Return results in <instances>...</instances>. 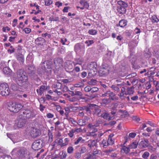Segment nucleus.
Instances as JSON below:
<instances>
[{
  "instance_id": "nucleus-1",
  "label": "nucleus",
  "mask_w": 159,
  "mask_h": 159,
  "mask_svg": "<svg viewBox=\"0 0 159 159\" xmlns=\"http://www.w3.org/2000/svg\"><path fill=\"white\" fill-rule=\"evenodd\" d=\"M32 116V112L28 109H26L22 112H20L15 126H16L19 128H22L25 124L27 122L26 119H29Z\"/></svg>"
},
{
  "instance_id": "nucleus-21",
  "label": "nucleus",
  "mask_w": 159,
  "mask_h": 159,
  "mask_svg": "<svg viewBox=\"0 0 159 159\" xmlns=\"http://www.w3.org/2000/svg\"><path fill=\"white\" fill-rule=\"evenodd\" d=\"M117 10L118 12L120 14H123L126 12L125 8L121 7H117Z\"/></svg>"
},
{
  "instance_id": "nucleus-27",
  "label": "nucleus",
  "mask_w": 159,
  "mask_h": 159,
  "mask_svg": "<svg viewBox=\"0 0 159 159\" xmlns=\"http://www.w3.org/2000/svg\"><path fill=\"white\" fill-rule=\"evenodd\" d=\"M11 88L14 91H16L19 89V86L16 84L12 83L11 85Z\"/></svg>"
},
{
  "instance_id": "nucleus-57",
  "label": "nucleus",
  "mask_w": 159,
  "mask_h": 159,
  "mask_svg": "<svg viewBox=\"0 0 159 159\" xmlns=\"http://www.w3.org/2000/svg\"><path fill=\"white\" fill-rule=\"evenodd\" d=\"M91 89V88L89 86H86L84 88V90L86 92H90Z\"/></svg>"
},
{
  "instance_id": "nucleus-17",
  "label": "nucleus",
  "mask_w": 159,
  "mask_h": 159,
  "mask_svg": "<svg viewBox=\"0 0 159 159\" xmlns=\"http://www.w3.org/2000/svg\"><path fill=\"white\" fill-rule=\"evenodd\" d=\"M134 88L133 86L131 87H127V95H131L133 94L134 92Z\"/></svg>"
},
{
  "instance_id": "nucleus-30",
  "label": "nucleus",
  "mask_w": 159,
  "mask_h": 159,
  "mask_svg": "<svg viewBox=\"0 0 159 159\" xmlns=\"http://www.w3.org/2000/svg\"><path fill=\"white\" fill-rule=\"evenodd\" d=\"M80 3L84 7L87 9H88L89 5L87 2L81 1H80Z\"/></svg>"
},
{
  "instance_id": "nucleus-35",
  "label": "nucleus",
  "mask_w": 159,
  "mask_h": 159,
  "mask_svg": "<svg viewBox=\"0 0 159 159\" xmlns=\"http://www.w3.org/2000/svg\"><path fill=\"white\" fill-rule=\"evenodd\" d=\"M85 123L86 121L85 120H84L81 119L79 120H78L77 123L80 125L83 126L85 124Z\"/></svg>"
},
{
  "instance_id": "nucleus-63",
  "label": "nucleus",
  "mask_w": 159,
  "mask_h": 159,
  "mask_svg": "<svg viewBox=\"0 0 159 159\" xmlns=\"http://www.w3.org/2000/svg\"><path fill=\"white\" fill-rule=\"evenodd\" d=\"M84 159H95V158L93 157V155H89L86 158H84Z\"/></svg>"
},
{
  "instance_id": "nucleus-51",
  "label": "nucleus",
  "mask_w": 159,
  "mask_h": 159,
  "mask_svg": "<svg viewBox=\"0 0 159 159\" xmlns=\"http://www.w3.org/2000/svg\"><path fill=\"white\" fill-rule=\"evenodd\" d=\"M125 95V94L119 93L118 96L120 99L124 100L125 99L126 97Z\"/></svg>"
},
{
  "instance_id": "nucleus-37",
  "label": "nucleus",
  "mask_w": 159,
  "mask_h": 159,
  "mask_svg": "<svg viewBox=\"0 0 159 159\" xmlns=\"http://www.w3.org/2000/svg\"><path fill=\"white\" fill-rule=\"evenodd\" d=\"M79 151L81 154L84 153L86 152L87 149L85 147H82L80 148Z\"/></svg>"
},
{
  "instance_id": "nucleus-58",
  "label": "nucleus",
  "mask_w": 159,
  "mask_h": 159,
  "mask_svg": "<svg viewBox=\"0 0 159 159\" xmlns=\"http://www.w3.org/2000/svg\"><path fill=\"white\" fill-rule=\"evenodd\" d=\"M23 30L26 34H29L31 31V29L28 28H25Z\"/></svg>"
},
{
  "instance_id": "nucleus-22",
  "label": "nucleus",
  "mask_w": 159,
  "mask_h": 159,
  "mask_svg": "<svg viewBox=\"0 0 159 159\" xmlns=\"http://www.w3.org/2000/svg\"><path fill=\"white\" fill-rule=\"evenodd\" d=\"M35 41L38 44H43L45 42V40L42 37H39L35 40Z\"/></svg>"
},
{
  "instance_id": "nucleus-55",
  "label": "nucleus",
  "mask_w": 159,
  "mask_h": 159,
  "mask_svg": "<svg viewBox=\"0 0 159 159\" xmlns=\"http://www.w3.org/2000/svg\"><path fill=\"white\" fill-rule=\"evenodd\" d=\"M102 143L103 145V147L104 148H106L108 145H109V143H107V141L105 140H103Z\"/></svg>"
},
{
  "instance_id": "nucleus-34",
  "label": "nucleus",
  "mask_w": 159,
  "mask_h": 159,
  "mask_svg": "<svg viewBox=\"0 0 159 159\" xmlns=\"http://www.w3.org/2000/svg\"><path fill=\"white\" fill-rule=\"evenodd\" d=\"M77 64H78V63H74V65L75 66L73 70V71H75L76 72H79L80 70V67L78 66H76V65ZM79 64L80 65V64Z\"/></svg>"
},
{
  "instance_id": "nucleus-13",
  "label": "nucleus",
  "mask_w": 159,
  "mask_h": 159,
  "mask_svg": "<svg viewBox=\"0 0 159 159\" xmlns=\"http://www.w3.org/2000/svg\"><path fill=\"white\" fill-rule=\"evenodd\" d=\"M93 110L94 115H96L99 117H100L102 115L101 110L98 106L94 104Z\"/></svg>"
},
{
  "instance_id": "nucleus-6",
  "label": "nucleus",
  "mask_w": 159,
  "mask_h": 159,
  "mask_svg": "<svg viewBox=\"0 0 159 159\" xmlns=\"http://www.w3.org/2000/svg\"><path fill=\"white\" fill-rule=\"evenodd\" d=\"M97 65L95 62L93 61L91 62L88 66V68L90 70V73L93 75L96 74L97 71Z\"/></svg>"
},
{
  "instance_id": "nucleus-12",
  "label": "nucleus",
  "mask_w": 159,
  "mask_h": 159,
  "mask_svg": "<svg viewBox=\"0 0 159 159\" xmlns=\"http://www.w3.org/2000/svg\"><path fill=\"white\" fill-rule=\"evenodd\" d=\"M26 70L31 77L35 74V69L34 67L32 65H29L26 66ZM31 78H33V77H31Z\"/></svg>"
},
{
  "instance_id": "nucleus-32",
  "label": "nucleus",
  "mask_w": 159,
  "mask_h": 159,
  "mask_svg": "<svg viewBox=\"0 0 159 159\" xmlns=\"http://www.w3.org/2000/svg\"><path fill=\"white\" fill-rule=\"evenodd\" d=\"M48 135L49 139L48 142V143H51L53 140V135L52 133L51 132L50 130H48Z\"/></svg>"
},
{
  "instance_id": "nucleus-4",
  "label": "nucleus",
  "mask_w": 159,
  "mask_h": 159,
  "mask_svg": "<svg viewBox=\"0 0 159 159\" xmlns=\"http://www.w3.org/2000/svg\"><path fill=\"white\" fill-rule=\"evenodd\" d=\"M10 90L8 84L3 83L0 85V94L3 96L8 95L10 93Z\"/></svg>"
},
{
  "instance_id": "nucleus-60",
  "label": "nucleus",
  "mask_w": 159,
  "mask_h": 159,
  "mask_svg": "<svg viewBox=\"0 0 159 159\" xmlns=\"http://www.w3.org/2000/svg\"><path fill=\"white\" fill-rule=\"evenodd\" d=\"M140 144L142 145V146L144 148H146L148 146L147 143H145L144 141H142L140 143Z\"/></svg>"
},
{
  "instance_id": "nucleus-20",
  "label": "nucleus",
  "mask_w": 159,
  "mask_h": 159,
  "mask_svg": "<svg viewBox=\"0 0 159 159\" xmlns=\"http://www.w3.org/2000/svg\"><path fill=\"white\" fill-rule=\"evenodd\" d=\"M102 115L100 117L106 120H107L108 118L109 117V114L105 110L102 111Z\"/></svg>"
},
{
  "instance_id": "nucleus-42",
  "label": "nucleus",
  "mask_w": 159,
  "mask_h": 159,
  "mask_svg": "<svg viewBox=\"0 0 159 159\" xmlns=\"http://www.w3.org/2000/svg\"><path fill=\"white\" fill-rule=\"evenodd\" d=\"M74 151V148L72 146L68 147L67 149V152L68 153L71 154Z\"/></svg>"
},
{
  "instance_id": "nucleus-11",
  "label": "nucleus",
  "mask_w": 159,
  "mask_h": 159,
  "mask_svg": "<svg viewBox=\"0 0 159 159\" xmlns=\"http://www.w3.org/2000/svg\"><path fill=\"white\" fill-rule=\"evenodd\" d=\"M99 90L97 87H93L92 88L89 94H86V96H88L91 99H93L97 96V95L94 93L97 92Z\"/></svg>"
},
{
  "instance_id": "nucleus-54",
  "label": "nucleus",
  "mask_w": 159,
  "mask_h": 159,
  "mask_svg": "<svg viewBox=\"0 0 159 159\" xmlns=\"http://www.w3.org/2000/svg\"><path fill=\"white\" fill-rule=\"evenodd\" d=\"M136 75L137 74L135 73H133L128 75L126 77L127 78V79H129V78L135 77Z\"/></svg>"
},
{
  "instance_id": "nucleus-40",
  "label": "nucleus",
  "mask_w": 159,
  "mask_h": 159,
  "mask_svg": "<svg viewBox=\"0 0 159 159\" xmlns=\"http://www.w3.org/2000/svg\"><path fill=\"white\" fill-rule=\"evenodd\" d=\"M97 31L93 29L90 30H89L88 33L91 35H94L97 34Z\"/></svg>"
},
{
  "instance_id": "nucleus-48",
  "label": "nucleus",
  "mask_w": 159,
  "mask_h": 159,
  "mask_svg": "<svg viewBox=\"0 0 159 159\" xmlns=\"http://www.w3.org/2000/svg\"><path fill=\"white\" fill-rule=\"evenodd\" d=\"M119 112L121 113L124 114L125 115L124 117H125L129 116V114L126 111H123L121 110H119Z\"/></svg>"
},
{
  "instance_id": "nucleus-9",
  "label": "nucleus",
  "mask_w": 159,
  "mask_h": 159,
  "mask_svg": "<svg viewBox=\"0 0 159 159\" xmlns=\"http://www.w3.org/2000/svg\"><path fill=\"white\" fill-rule=\"evenodd\" d=\"M29 133L31 137L33 138H36L40 134L39 129L34 127H31L30 128Z\"/></svg>"
},
{
  "instance_id": "nucleus-28",
  "label": "nucleus",
  "mask_w": 159,
  "mask_h": 159,
  "mask_svg": "<svg viewBox=\"0 0 159 159\" xmlns=\"http://www.w3.org/2000/svg\"><path fill=\"white\" fill-rule=\"evenodd\" d=\"M46 64V67H44L45 68H46L48 69L51 68V62L50 61H47L43 62L42 63V64Z\"/></svg>"
},
{
  "instance_id": "nucleus-62",
  "label": "nucleus",
  "mask_w": 159,
  "mask_h": 159,
  "mask_svg": "<svg viewBox=\"0 0 159 159\" xmlns=\"http://www.w3.org/2000/svg\"><path fill=\"white\" fill-rule=\"evenodd\" d=\"M136 135V134L135 133H131L129 134V136L131 138H134Z\"/></svg>"
},
{
  "instance_id": "nucleus-8",
  "label": "nucleus",
  "mask_w": 159,
  "mask_h": 159,
  "mask_svg": "<svg viewBox=\"0 0 159 159\" xmlns=\"http://www.w3.org/2000/svg\"><path fill=\"white\" fill-rule=\"evenodd\" d=\"M55 67L56 69L58 70L62 66L63 59L60 58H56L54 60Z\"/></svg>"
},
{
  "instance_id": "nucleus-29",
  "label": "nucleus",
  "mask_w": 159,
  "mask_h": 159,
  "mask_svg": "<svg viewBox=\"0 0 159 159\" xmlns=\"http://www.w3.org/2000/svg\"><path fill=\"white\" fill-rule=\"evenodd\" d=\"M127 25V21L124 20H122L119 22V25L122 27L125 26Z\"/></svg>"
},
{
  "instance_id": "nucleus-2",
  "label": "nucleus",
  "mask_w": 159,
  "mask_h": 159,
  "mask_svg": "<svg viewBox=\"0 0 159 159\" xmlns=\"http://www.w3.org/2000/svg\"><path fill=\"white\" fill-rule=\"evenodd\" d=\"M7 107L11 111L17 112L23 108V106L19 103H14L11 102L8 103Z\"/></svg>"
},
{
  "instance_id": "nucleus-23",
  "label": "nucleus",
  "mask_w": 159,
  "mask_h": 159,
  "mask_svg": "<svg viewBox=\"0 0 159 159\" xmlns=\"http://www.w3.org/2000/svg\"><path fill=\"white\" fill-rule=\"evenodd\" d=\"M138 144V142L137 141H135L129 145V148L130 149L136 148L137 147Z\"/></svg>"
},
{
  "instance_id": "nucleus-50",
  "label": "nucleus",
  "mask_w": 159,
  "mask_h": 159,
  "mask_svg": "<svg viewBox=\"0 0 159 159\" xmlns=\"http://www.w3.org/2000/svg\"><path fill=\"white\" fill-rule=\"evenodd\" d=\"M80 48V44H77L75 45V50L76 52H77L79 51Z\"/></svg>"
},
{
  "instance_id": "nucleus-31",
  "label": "nucleus",
  "mask_w": 159,
  "mask_h": 159,
  "mask_svg": "<svg viewBox=\"0 0 159 159\" xmlns=\"http://www.w3.org/2000/svg\"><path fill=\"white\" fill-rule=\"evenodd\" d=\"M107 141V143H109V145H112L114 143V141L112 139L111 135L109 136V138Z\"/></svg>"
},
{
  "instance_id": "nucleus-44",
  "label": "nucleus",
  "mask_w": 159,
  "mask_h": 159,
  "mask_svg": "<svg viewBox=\"0 0 159 159\" xmlns=\"http://www.w3.org/2000/svg\"><path fill=\"white\" fill-rule=\"evenodd\" d=\"M149 155V153L148 152H145L142 155V157L144 159H147Z\"/></svg>"
},
{
  "instance_id": "nucleus-26",
  "label": "nucleus",
  "mask_w": 159,
  "mask_h": 159,
  "mask_svg": "<svg viewBox=\"0 0 159 159\" xmlns=\"http://www.w3.org/2000/svg\"><path fill=\"white\" fill-rule=\"evenodd\" d=\"M84 141V140L82 139L81 137H79L74 142L75 145H77L79 143H83Z\"/></svg>"
},
{
  "instance_id": "nucleus-47",
  "label": "nucleus",
  "mask_w": 159,
  "mask_h": 159,
  "mask_svg": "<svg viewBox=\"0 0 159 159\" xmlns=\"http://www.w3.org/2000/svg\"><path fill=\"white\" fill-rule=\"evenodd\" d=\"M84 86V84L82 82H80L75 84L74 86L76 87H83Z\"/></svg>"
},
{
  "instance_id": "nucleus-64",
  "label": "nucleus",
  "mask_w": 159,
  "mask_h": 159,
  "mask_svg": "<svg viewBox=\"0 0 159 159\" xmlns=\"http://www.w3.org/2000/svg\"><path fill=\"white\" fill-rule=\"evenodd\" d=\"M157 156L154 154H152L150 157V159H157Z\"/></svg>"
},
{
  "instance_id": "nucleus-53",
  "label": "nucleus",
  "mask_w": 159,
  "mask_h": 159,
  "mask_svg": "<svg viewBox=\"0 0 159 159\" xmlns=\"http://www.w3.org/2000/svg\"><path fill=\"white\" fill-rule=\"evenodd\" d=\"M52 3V2L51 0H45V4L46 6H49Z\"/></svg>"
},
{
  "instance_id": "nucleus-56",
  "label": "nucleus",
  "mask_w": 159,
  "mask_h": 159,
  "mask_svg": "<svg viewBox=\"0 0 159 159\" xmlns=\"http://www.w3.org/2000/svg\"><path fill=\"white\" fill-rule=\"evenodd\" d=\"M96 83V80L92 79L89 82V85H93L95 84Z\"/></svg>"
},
{
  "instance_id": "nucleus-41",
  "label": "nucleus",
  "mask_w": 159,
  "mask_h": 159,
  "mask_svg": "<svg viewBox=\"0 0 159 159\" xmlns=\"http://www.w3.org/2000/svg\"><path fill=\"white\" fill-rule=\"evenodd\" d=\"M81 154L79 152H76L74 153V157L76 159H79L81 157Z\"/></svg>"
},
{
  "instance_id": "nucleus-18",
  "label": "nucleus",
  "mask_w": 159,
  "mask_h": 159,
  "mask_svg": "<svg viewBox=\"0 0 159 159\" xmlns=\"http://www.w3.org/2000/svg\"><path fill=\"white\" fill-rule=\"evenodd\" d=\"M46 89V87L45 86L42 85L40 86L39 89H37L36 90L37 92L39 95H41L43 93L44 90Z\"/></svg>"
},
{
  "instance_id": "nucleus-15",
  "label": "nucleus",
  "mask_w": 159,
  "mask_h": 159,
  "mask_svg": "<svg viewBox=\"0 0 159 159\" xmlns=\"http://www.w3.org/2000/svg\"><path fill=\"white\" fill-rule=\"evenodd\" d=\"M73 62L71 61H67L65 64V69L66 71L69 72V70H72L73 68Z\"/></svg>"
},
{
  "instance_id": "nucleus-38",
  "label": "nucleus",
  "mask_w": 159,
  "mask_h": 159,
  "mask_svg": "<svg viewBox=\"0 0 159 159\" xmlns=\"http://www.w3.org/2000/svg\"><path fill=\"white\" fill-rule=\"evenodd\" d=\"M98 126V125H93L90 124H89L88 125V127L90 129V131Z\"/></svg>"
},
{
  "instance_id": "nucleus-24",
  "label": "nucleus",
  "mask_w": 159,
  "mask_h": 159,
  "mask_svg": "<svg viewBox=\"0 0 159 159\" xmlns=\"http://www.w3.org/2000/svg\"><path fill=\"white\" fill-rule=\"evenodd\" d=\"M117 3L120 5L119 7H121L125 8L128 7L127 3L122 0L118 1Z\"/></svg>"
},
{
  "instance_id": "nucleus-19",
  "label": "nucleus",
  "mask_w": 159,
  "mask_h": 159,
  "mask_svg": "<svg viewBox=\"0 0 159 159\" xmlns=\"http://www.w3.org/2000/svg\"><path fill=\"white\" fill-rule=\"evenodd\" d=\"M97 140H90L88 141V145L90 147V148H91L92 147L96 146L97 145Z\"/></svg>"
},
{
  "instance_id": "nucleus-16",
  "label": "nucleus",
  "mask_w": 159,
  "mask_h": 159,
  "mask_svg": "<svg viewBox=\"0 0 159 159\" xmlns=\"http://www.w3.org/2000/svg\"><path fill=\"white\" fill-rule=\"evenodd\" d=\"M123 85L124 84L123 83L121 84H113L111 86V88L115 92L118 93L120 91V88H121V86Z\"/></svg>"
},
{
  "instance_id": "nucleus-7",
  "label": "nucleus",
  "mask_w": 159,
  "mask_h": 159,
  "mask_svg": "<svg viewBox=\"0 0 159 159\" xmlns=\"http://www.w3.org/2000/svg\"><path fill=\"white\" fill-rule=\"evenodd\" d=\"M42 140H35L32 145V148L35 151L38 150L42 148Z\"/></svg>"
},
{
  "instance_id": "nucleus-43",
  "label": "nucleus",
  "mask_w": 159,
  "mask_h": 159,
  "mask_svg": "<svg viewBox=\"0 0 159 159\" xmlns=\"http://www.w3.org/2000/svg\"><path fill=\"white\" fill-rule=\"evenodd\" d=\"M55 142L57 143L58 145L61 146L62 142H63V140L62 139H57L55 141Z\"/></svg>"
},
{
  "instance_id": "nucleus-14",
  "label": "nucleus",
  "mask_w": 159,
  "mask_h": 159,
  "mask_svg": "<svg viewBox=\"0 0 159 159\" xmlns=\"http://www.w3.org/2000/svg\"><path fill=\"white\" fill-rule=\"evenodd\" d=\"M94 104H90L88 106H84L83 107V109L85 110L88 115H90L91 113V110H93Z\"/></svg>"
},
{
  "instance_id": "nucleus-33",
  "label": "nucleus",
  "mask_w": 159,
  "mask_h": 159,
  "mask_svg": "<svg viewBox=\"0 0 159 159\" xmlns=\"http://www.w3.org/2000/svg\"><path fill=\"white\" fill-rule=\"evenodd\" d=\"M3 70L4 74L7 75L9 74L11 71V70L8 67H4Z\"/></svg>"
},
{
  "instance_id": "nucleus-3",
  "label": "nucleus",
  "mask_w": 159,
  "mask_h": 159,
  "mask_svg": "<svg viewBox=\"0 0 159 159\" xmlns=\"http://www.w3.org/2000/svg\"><path fill=\"white\" fill-rule=\"evenodd\" d=\"M17 78L19 81L23 83L26 81L28 79L26 72L23 70L19 69L17 71Z\"/></svg>"
},
{
  "instance_id": "nucleus-49",
  "label": "nucleus",
  "mask_w": 159,
  "mask_h": 159,
  "mask_svg": "<svg viewBox=\"0 0 159 159\" xmlns=\"http://www.w3.org/2000/svg\"><path fill=\"white\" fill-rule=\"evenodd\" d=\"M102 101L103 103L105 104L109 103L111 102L110 99L109 98H108L104 99H103Z\"/></svg>"
},
{
  "instance_id": "nucleus-25",
  "label": "nucleus",
  "mask_w": 159,
  "mask_h": 159,
  "mask_svg": "<svg viewBox=\"0 0 159 159\" xmlns=\"http://www.w3.org/2000/svg\"><path fill=\"white\" fill-rule=\"evenodd\" d=\"M130 148H129V146L128 147H126L125 146H123L122 147L121 149V151L123 153H129L130 151Z\"/></svg>"
},
{
  "instance_id": "nucleus-39",
  "label": "nucleus",
  "mask_w": 159,
  "mask_h": 159,
  "mask_svg": "<svg viewBox=\"0 0 159 159\" xmlns=\"http://www.w3.org/2000/svg\"><path fill=\"white\" fill-rule=\"evenodd\" d=\"M49 20L51 21H59V18L58 17H55L52 16L50 17L49 18Z\"/></svg>"
},
{
  "instance_id": "nucleus-36",
  "label": "nucleus",
  "mask_w": 159,
  "mask_h": 159,
  "mask_svg": "<svg viewBox=\"0 0 159 159\" xmlns=\"http://www.w3.org/2000/svg\"><path fill=\"white\" fill-rule=\"evenodd\" d=\"M152 22L153 23H157L159 21L158 19L155 15H153L151 18Z\"/></svg>"
},
{
  "instance_id": "nucleus-61",
  "label": "nucleus",
  "mask_w": 159,
  "mask_h": 159,
  "mask_svg": "<svg viewBox=\"0 0 159 159\" xmlns=\"http://www.w3.org/2000/svg\"><path fill=\"white\" fill-rule=\"evenodd\" d=\"M150 152H154L155 150V149L153 148L152 146H149L148 148Z\"/></svg>"
},
{
  "instance_id": "nucleus-10",
  "label": "nucleus",
  "mask_w": 159,
  "mask_h": 159,
  "mask_svg": "<svg viewBox=\"0 0 159 159\" xmlns=\"http://www.w3.org/2000/svg\"><path fill=\"white\" fill-rule=\"evenodd\" d=\"M109 71V68L108 67H102L100 69L98 73L101 76H105L108 74Z\"/></svg>"
},
{
  "instance_id": "nucleus-5",
  "label": "nucleus",
  "mask_w": 159,
  "mask_h": 159,
  "mask_svg": "<svg viewBox=\"0 0 159 159\" xmlns=\"http://www.w3.org/2000/svg\"><path fill=\"white\" fill-rule=\"evenodd\" d=\"M12 153H16L17 156L21 158H25L27 155V151L26 149L22 148L20 149H14L12 151Z\"/></svg>"
},
{
  "instance_id": "nucleus-46",
  "label": "nucleus",
  "mask_w": 159,
  "mask_h": 159,
  "mask_svg": "<svg viewBox=\"0 0 159 159\" xmlns=\"http://www.w3.org/2000/svg\"><path fill=\"white\" fill-rule=\"evenodd\" d=\"M114 150L113 149H109L105 151V152L108 155H110L111 154V152L114 151Z\"/></svg>"
},
{
  "instance_id": "nucleus-59",
  "label": "nucleus",
  "mask_w": 159,
  "mask_h": 159,
  "mask_svg": "<svg viewBox=\"0 0 159 159\" xmlns=\"http://www.w3.org/2000/svg\"><path fill=\"white\" fill-rule=\"evenodd\" d=\"M68 120L71 122L73 124H75V123H77L76 121L74 120L73 118L70 117L68 119Z\"/></svg>"
},
{
  "instance_id": "nucleus-52",
  "label": "nucleus",
  "mask_w": 159,
  "mask_h": 159,
  "mask_svg": "<svg viewBox=\"0 0 159 159\" xmlns=\"http://www.w3.org/2000/svg\"><path fill=\"white\" fill-rule=\"evenodd\" d=\"M18 60L21 63H22L24 61V58L23 56H21L17 58Z\"/></svg>"
},
{
  "instance_id": "nucleus-45",
  "label": "nucleus",
  "mask_w": 159,
  "mask_h": 159,
  "mask_svg": "<svg viewBox=\"0 0 159 159\" xmlns=\"http://www.w3.org/2000/svg\"><path fill=\"white\" fill-rule=\"evenodd\" d=\"M126 88L124 87H121L120 92L119 93L125 94V95H127V92L125 91Z\"/></svg>"
}]
</instances>
